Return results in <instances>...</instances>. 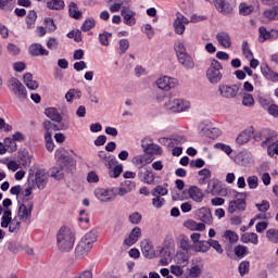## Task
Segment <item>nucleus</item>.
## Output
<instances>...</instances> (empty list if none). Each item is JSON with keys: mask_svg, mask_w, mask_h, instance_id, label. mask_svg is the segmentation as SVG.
I'll use <instances>...</instances> for the list:
<instances>
[{"mask_svg": "<svg viewBox=\"0 0 278 278\" xmlns=\"http://www.w3.org/2000/svg\"><path fill=\"white\" fill-rule=\"evenodd\" d=\"M94 197L102 203H111L114 201V189H96Z\"/></svg>", "mask_w": 278, "mask_h": 278, "instance_id": "obj_13", "label": "nucleus"}, {"mask_svg": "<svg viewBox=\"0 0 278 278\" xmlns=\"http://www.w3.org/2000/svg\"><path fill=\"white\" fill-rule=\"evenodd\" d=\"M128 220L131 225H140V223H142V215L138 212H134L128 216Z\"/></svg>", "mask_w": 278, "mask_h": 278, "instance_id": "obj_56", "label": "nucleus"}, {"mask_svg": "<svg viewBox=\"0 0 278 278\" xmlns=\"http://www.w3.org/2000/svg\"><path fill=\"white\" fill-rule=\"evenodd\" d=\"M156 86L157 88H160V90L168 92V90H172V88H175V86H177V79L164 76L156 80Z\"/></svg>", "mask_w": 278, "mask_h": 278, "instance_id": "obj_14", "label": "nucleus"}, {"mask_svg": "<svg viewBox=\"0 0 278 278\" xmlns=\"http://www.w3.org/2000/svg\"><path fill=\"white\" fill-rule=\"evenodd\" d=\"M121 14L124 18L125 25H129V27H134V25H136V12L131 11L127 7H123Z\"/></svg>", "mask_w": 278, "mask_h": 278, "instance_id": "obj_18", "label": "nucleus"}, {"mask_svg": "<svg viewBox=\"0 0 278 278\" xmlns=\"http://www.w3.org/2000/svg\"><path fill=\"white\" fill-rule=\"evenodd\" d=\"M66 8V4L64 3V0H51L47 2V9L48 10H64Z\"/></svg>", "mask_w": 278, "mask_h": 278, "instance_id": "obj_36", "label": "nucleus"}, {"mask_svg": "<svg viewBox=\"0 0 278 278\" xmlns=\"http://www.w3.org/2000/svg\"><path fill=\"white\" fill-rule=\"evenodd\" d=\"M58 164L67 174L73 175L77 170V161L64 153L60 154Z\"/></svg>", "mask_w": 278, "mask_h": 278, "instance_id": "obj_5", "label": "nucleus"}, {"mask_svg": "<svg viewBox=\"0 0 278 278\" xmlns=\"http://www.w3.org/2000/svg\"><path fill=\"white\" fill-rule=\"evenodd\" d=\"M235 255H237V257H245V255H249V248H247L245 245H237L235 247Z\"/></svg>", "mask_w": 278, "mask_h": 278, "instance_id": "obj_50", "label": "nucleus"}, {"mask_svg": "<svg viewBox=\"0 0 278 278\" xmlns=\"http://www.w3.org/2000/svg\"><path fill=\"white\" fill-rule=\"evenodd\" d=\"M189 199L194 201L195 203L203 202L205 194H203V190L197 186H191L188 189Z\"/></svg>", "mask_w": 278, "mask_h": 278, "instance_id": "obj_20", "label": "nucleus"}, {"mask_svg": "<svg viewBox=\"0 0 278 278\" xmlns=\"http://www.w3.org/2000/svg\"><path fill=\"white\" fill-rule=\"evenodd\" d=\"M9 88L18 99H27V89L17 78L12 77L9 79Z\"/></svg>", "mask_w": 278, "mask_h": 278, "instance_id": "obj_9", "label": "nucleus"}, {"mask_svg": "<svg viewBox=\"0 0 278 278\" xmlns=\"http://www.w3.org/2000/svg\"><path fill=\"white\" fill-rule=\"evenodd\" d=\"M198 216L202 223H205L206 225L212 224V220L214 218L212 217V211L208 207H202L198 212Z\"/></svg>", "mask_w": 278, "mask_h": 278, "instance_id": "obj_23", "label": "nucleus"}, {"mask_svg": "<svg viewBox=\"0 0 278 278\" xmlns=\"http://www.w3.org/2000/svg\"><path fill=\"white\" fill-rule=\"evenodd\" d=\"M241 242H243V244H249V242H251V244H257L260 240H258L257 233L245 232L241 236Z\"/></svg>", "mask_w": 278, "mask_h": 278, "instance_id": "obj_29", "label": "nucleus"}, {"mask_svg": "<svg viewBox=\"0 0 278 278\" xmlns=\"http://www.w3.org/2000/svg\"><path fill=\"white\" fill-rule=\"evenodd\" d=\"M28 53L33 58H40L42 55H49V52L45 47H42L40 43H33L28 48Z\"/></svg>", "mask_w": 278, "mask_h": 278, "instance_id": "obj_21", "label": "nucleus"}, {"mask_svg": "<svg viewBox=\"0 0 278 278\" xmlns=\"http://www.w3.org/2000/svg\"><path fill=\"white\" fill-rule=\"evenodd\" d=\"M7 249L10 251V253H13L14 255L21 253L23 251V245L18 241H9L7 243Z\"/></svg>", "mask_w": 278, "mask_h": 278, "instance_id": "obj_35", "label": "nucleus"}, {"mask_svg": "<svg viewBox=\"0 0 278 278\" xmlns=\"http://www.w3.org/2000/svg\"><path fill=\"white\" fill-rule=\"evenodd\" d=\"M28 187L25 189L24 197H31V190L36 188V181H34V174L29 173L28 174V180H27Z\"/></svg>", "mask_w": 278, "mask_h": 278, "instance_id": "obj_41", "label": "nucleus"}, {"mask_svg": "<svg viewBox=\"0 0 278 278\" xmlns=\"http://www.w3.org/2000/svg\"><path fill=\"white\" fill-rule=\"evenodd\" d=\"M267 154L269 157H275V155H278V140H274L271 143L267 144Z\"/></svg>", "mask_w": 278, "mask_h": 278, "instance_id": "obj_46", "label": "nucleus"}, {"mask_svg": "<svg viewBox=\"0 0 278 278\" xmlns=\"http://www.w3.org/2000/svg\"><path fill=\"white\" fill-rule=\"evenodd\" d=\"M214 149H218L219 151H223L224 153H226V155H230L231 153H233V149H231V146L220 143V142L215 143Z\"/></svg>", "mask_w": 278, "mask_h": 278, "instance_id": "obj_53", "label": "nucleus"}, {"mask_svg": "<svg viewBox=\"0 0 278 278\" xmlns=\"http://www.w3.org/2000/svg\"><path fill=\"white\" fill-rule=\"evenodd\" d=\"M151 194L152 197H166V194H168V189H166L162 185H157L151 190Z\"/></svg>", "mask_w": 278, "mask_h": 278, "instance_id": "obj_44", "label": "nucleus"}, {"mask_svg": "<svg viewBox=\"0 0 278 278\" xmlns=\"http://www.w3.org/2000/svg\"><path fill=\"white\" fill-rule=\"evenodd\" d=\"M258 34H260V38L263 39V42L264 40H271L270 30H267L266 26H261L258 28Z\"/></svg>", "mask_w": 278, "mask_h": 278, "instance_id": "obj_62", "label": "nucleus"}, {"mask_svg": "<svg viewBox=\"0 0 278 278\" xmlns=\"http://www.w3.org/2000/svg\"><path fill=\"white\" fill-rule=\"evenodd\" d=\"M141 252L148 260H153L155 257V248H153V243L149 239H143L141 241Z\"/></svg>", "mask_w": 278, "mask_h": 278, "instance_id": "obj_16", "label": "nucleus"}, {"mask_svg": "<svg viewBox=\"0 0 278 278\" xmlns=\"http://www.w3.org/2000/svg\"><path fill=\"white\" fill-rule=\"evenodd\" d=\"M250 266H251V263H249V261H242L238 267L239 275L241 277H244V275H248Z\"/></svg>", "mask_w": 278, "mask_h": 278, "instance_id": "obj_54", "label": "nucleus"}, {"mask_svg": "<svg viewBox=\"0 0 278 278\" xmlns=\"http://www.w3.org/2000/svg\"><path fill=\"white\" fill-rule=\"evenodd\" d=\"M152 205L156 210H160L164 207V205H166V200L162 197L154 195V198L152 199Z\"/></svg>", "mask_w": 278, "mask_h": 278, "instance_id": "obj_57", "label": "nucleus"}, {"mask_svg": "<svg viewBox=\"0 0 278 278\" xmlns=\"http://www.w3.org/2000/svg\"><path fill=\"white\" fill-rule=\"evenodd\" d=\"M218 92L223 99H236L240 92V85H219Z\"/></svg>", "mask_w": 278, "mask_h": 278, "instance_id": "obj_8", "label": "nucleus"}, {"mask_svg": "<svg viewBox=\"0 0 278 278\" xmlns=\"http://www.w3.org/2000/svg\"><path fill=\"white\" fill-rule=\"evenodd\" d=\"M224 238L228 240V242H230L231 244H236V242H238L239 240L238 233H236V231L233 230H226L224 232Z\"/></svg>", "mask_w": 278, "mask_h": 278, "instance_id": "obj_49", "label": "nucleus"}, {"mask_svg": "<svg viewBox=\"0 0 278 278\" xmlns=\"http://www.w3.org/2000/svg\"><path fill=\"white\" fill-rule=\"evenodd\" d=\"M141 149L146 155H162V153H164L162 147L154 143L151 138H143L141 140Z\"/></svg>", "mask_w": 278, "mask_h": 278, "instance_id": "obj_7", "label": "nucleus"}, {"mask_svg": "<svg viewBox=\"0 0 278 278\" xmlns=\"http://www.w3.org/2000/svg\"><path fill=\"white\" fill-rule=\"evenodd\" d=\"M193 251H195V253H207V251H210V240L198 242L193 245Z\"/></svg>", "mask_w": 278, "mask_h": 278, "instance_id": "obj_33", "label": "nucleus"}, {"mask_svg": "<svg viewBox=\"0 0 278 278\" xmlns=\"http://www.w3.org/2000/svg\"><path fill=\"white\" fill-rule=\"evenodd\" d=\"M266 238L269 242L278 244V229L271 228L266 231Z\"/></svg>", "mask_w": 278, "mask_h": 278, "instance_id": "obj_47", "label": "nucleus"}, {"mask_svg": "<svg viewBox=\"0 0 278 278\" xmlns=\"http://www.w3.org/2000/svg\"><path fill=\"white\" fill-rule=\"evenodd\" d=\"M174 50L176 52L177 59L188 54V52L186 51V46L181 41H177L174 43Z\"/></svg>", "mask_w": 278, "mask_h": 278, "instance_id": "obj_39", "label": "nucleus"}, {"mask_svg": "<svg viewBox=\"0 0 278 278\" xmlns=\"http://www.w3.org/2000/svg\"><path fill=\"white\" fill-rule=\"evenodd\" d=\"M110 38H112V33L104 31L99 35V42L103 47H108L110 45Z\"/></svg>", "mask_w": 278, "mask_h": 278, "instance_id": "obj_55", "label": "nucleus"}, {"mask_svg": "<svg viewBox=\"0 0 278 278\" xmlns=\"http://www.w3.org/2000/svg\"><path fill=\"white\" fill-rule=\"evenodd\" d=\"M177 60L179 64L184 66V68H187L188 71L194 68V59H192V55H190L189 53L179 56Z\"/></svg>", "mask_w": 278, "mask_h": 278, "instance_id": "obj_24", "label": "nucleus"}, {"mask_svg": "<svg viewBox=\"0 0 278 278\" xmlns=\"http://www.w3.org/2000/svg\"><path fill=\"white\" fill-rule=\"evenodd\" d=\"M215 10L223 16H231L233 14V4L229 0H213Z\"/></svg>", "mask_w": 278, "mask_h": 278, "instance_id": "obj_10", "label": "nucleus"}, {"mask_svg": "<svg viewBox=\"0 0 278 278\" xmlns=\"http://www.w3.org/2000/svg\"><path fill=\"white\" fill-rule=\"evenodd\" d=\"M179 247L182 251H186L187 253H190V251H193L194 245L190 243V239L186 236H181L179 240Z\"/></svg>", "mask_w": 278, "mask_h": 278, "instance_id": "obj_32", "label": "nucleus"}, {"mask_svg": "<svg viewBox=\"0 0 278 278\" xmlns=\"http://www.w3.org/2000/svg\"><path fill=\"white\" fill-rule=\"evenodd\" d=\"M142 238V229L136 226L129 233L128 238L124 240L126 247H134Z\"/></svg>", "mask_w": 278, "mask_h": 278, "instance_id": "obj_17", "label": "nucleus"}, {"mask_svg": "<svg viewBox=\"0 0 278 278\" xmlns=\"http://www.w3.org/2000/svg\"><path fill=\"white\" fill-rule=\"evenodd\" d=\"M36 18H38L36 11H29L26 16L27 29H33V27L36 25Z\"/></svg>", "mask_w": 278, "mask_h": 278, "instance_id": "obj_40", "label": "nucleus"}, {"mask_svg": "<svg viewBox=\"0 0 278 278\" xmlns=\"http://www.w3.org/2000/svg\"><path fill=\"white\" fill-rule=\"evenodd\" d=\"M242 105H244V108H253V105H255V99L253 98V94L244 92L242 98Z\"/></svg>", "mask_w": 278, "mask_h": 278, "instance_id": "obj_43", "label": "nucleus"}, {"mask_svg": "<svg viewBox=\"0 0 278 278\" xmlns=\"http://www.w3.org/2000/svg\"><path fill=\"white\" fill-rule=\"evenodd\" d=\"M96 242H97V232L94 230H90L81 238V240L76 245V249H75L76 260H84V257H86V255L90 253Z\"/></svg>", "mask_w": 278, "mask_h": 278, "instance_id": "obj_2", "label": "nucleus"}, {"mask_svg": "<svg viewBox=\"0 0 278 278\" xmlns=\"http://www.w3.org/2000/svg\"><path fill=\"white\" fill-rule=\"evenodd\" d=\"M204 136H206V138H211L212 140H216V138H218V136H220V129L213 127V128H203L202 129Z\"/></svg>", "mask_w": 278, "mask_h": 278, "instance_id": "obj_37", "label": "nucleus"}, {"mask_svg": "<svg viewBox=\"0 0 278 278\" xmlns=\"http://www.w3.org/2000/svg\"><path fill=\"white\" fill-rule=\"evenodd\" d=\"M21 223H23V220L18 217L11 219V224L9 225L10 233H18V231H21Z\"/></svg>", "mask_w": 278, "mask_h": 278, "instance_id": "obj_38", "label": "nucleus"}, {"mask_svg": "<svg viewBox=\"0 0 278 278\" xmlns=\"http://www.w3.org/2000/svg\"><path fill=\"white\" fill-rule=\"evenodd\" d=\"M255 207L258 210V212L265 214V212L270 210V202H268V200H262L261 203L255 204Z\"/></svg>", "mask_w": 278, "mask_h": 278, "instance_id": "obj_60", "label": "nucleus"}, {"mask_svg": "<svg viewBox=\"0 0 278 278\" xmlns=\"http://www.w3.org/2000/svg\"><path fill=\"white\" fill-rule=\"evenodd\" d=\"M155 173L151 168H143L138 172V179L148 186H153V184H155Z\"/></svg>", "mask_w": 278, "mask_h": 278, "instance_id": "obj_12", "label": "nucleus"}, {"mask_svg": "<svg viewBox=\"0 0 278 278\" xmlns=\"http://www.w3.org/2000/svg\"><path fill=\"white\" fill-rule=\"evenodd\" d=\"M160 255L162 257L161 262L164 266H168V262H170V248L165 245L160 250Z\"/></svg>", "mask_w": 278, "mask_h": 278, "instance_id": "obj_30", "label": "nucleus"}, {"mask_svg": "<svg viewBox=\"0 0 278 278\" xmlns=\"http://www.w3.org/2000/svg\"><path fill=\"white\" fill-rule=\"evenodd\" d=\"M174 29H175V34H178V36H181L184 34V31H186V25L181 24V22H179V20H175L174 21Z\"/></svg>", "mask_w": 278, "mask_h": 278, "instance_id": "obj_61", "label": "nucleus"}, {"mask_svg": "<svg viewBox=\"0 0 278 278\" xmlns=\"http://www.w3.org/2000/svg\"><path fill=\"white\" fill-rule=\"evenodd\" d=\"M45 114L48 118H51L54 123H62V115L55 108H47Z\"/></svg>", "mask_w": 278, "mask_h": 278, "instance_id": "obj_27", "label": "nucleus"}, {"mask_svg": "<svg viewBox=\"0 0 278 278\" xmlns=\"http://www.w3.org/2000/svg\"><path fill=\"white\" fill-rule=\"evenodd\" d=\"M96 26H97V22L94 21V18L89 17V18L85 20L80 29H81V31H90V29H93V27H96Z\"/></svg>", "mask_w": 278, "mask_h": 278, "instance_id": "obj_45", "label": "nucleus"}, {"mask_svg": "<svg viewBox=\"0 0 278 278\" xmlns=\"http://www.w3.org/2000/svg\"><path fill=\"white\" fill-rule=\"evenodd\" d=\"M68 14L72 18H75V21H79L83 16L81 11H79V8L75 2L70 3Z\"/></svg>", "mask_w": 278, "mask_h": 278, "instance_id": "obj_31", "label": "nucleus"}, {"mask_svg": "<svg viewBox=\"0 0 278 278\" xmlns=\"http://www.w3.org/2000/svg\"><path fill=\"white\" fill-rule=\"evenodd\" d=\"M255 10V8H253V5H247L244 3L240 4V9H239V13L242 16H249V14H252V12Z\"/></svg>", "mask_w": 278, "mask_h": 278, "instance_id": "obj_59", "label": "nucleus"}, {"mask_svg": "<svg viewBox=\"0 0 278 278\" xmlns=\"http://www.w3.org/2000/svg\"><path fill=\"white\" fill-rule=\"evenodd\" d=\"M56 247L61 253H71L75 247V232L68 227H61L56 233Z\"/></svg>", "mask_w": 278, "mask_h": 278, "instance_id": "obj_1", "label": "nucleus"}, {"mask_svg": "<svg viewBox=\"0 0 278 278\" xmlns=\"http://www.w3.org/2000/svg\"><path fill=\"white\" fill-rule=\"evenodd\" d=\"M236 210L239 212H244L247 210V200L236 199L229 202L228 212L229 214H236Z\"/></svg>", "mask_w": 278, "mask_h": 278, "instance_id": "obj_19", "label": "nucleus"}, {"mask_svg": "<svg viewBox=\"0 0 278 278\" xmlns=\"http://www.w3.org/2000/svg\"><path fill=\"white\" fill-rule=\"evenodd\" d=\"M185 142H186V137L185 136H177V137H174V138L169 139L168 147L170 149H173L175 147H179L180 144H185Z\"/></svg>", "mask_w": 278, "mask_h": 278, "instance_id": "obj_48", "label": "nucleus"}, {"mask_svg": "<svg viewBox=\"0 0 278 278\" xmlns=\"http://www.w3.org/2000/svg\"><path fill=\"white\" fill-rule=\"evenodd\" d=\"M220 71H223V63L216 59H211L210 66L206 70V79L208 84L216 86V84L223 81V74Z\"/></svg>", "mask_w": 278, "mask_h": 278, "instance_id": "obj_3", "label": "nucleus"}, {"mask_svg": "<svg viewBox=\"0 0 278 278\" xmlns=\"http://www.w3.org/2000/svg\"><path fill=\"white\" fill-rule=\"evenodd\" d=\"M252 136H253V127L241 131L237 137L236 142L239 143L240 146L247 144V142L251 140Z\"/></svg>", "mask_w": 278, "mask_h": 278, "instance_id": "obj_26", "label": "nucleus"}, {"mask_svg": "<svg viewBox=\"0 0 278 278\" xmlns=\"http://www.w3.org/2000/svg\"><path fill=\"white\" fill-rule=\"evenodd\" d=\"M261 73L268 79L269 81H278V73L273 71L268 64L263 63L261 65Z\"/></svg>", "mask_w": 278, "mask_h": 278, "instance_id": "obj_22", "label": "nucleus"}, {"mask_svg": "<svg viewBox=\"0 0 278 278\" xmlns=\"http://www.w3.org/2000/svg\"><path fill=\"white\" fill-rule=\"evenodd\" d=\"M132 164L139 168V170H143L144 168V154L137 155L132 159Z\"/></svg>", "mask_w": 278, "mask_h": 278, "instance_id": "obj_52", "label": "nucleus"}, {"mask_svg": "<svg viewBox=\"0 0 278 278\" xmlns=\"http://www.w3.org/2000/svg\"><path fill=\"white\" fill-rule=\"evenodd\" d=\"M35 186L39 190H45L47 188V184L49 181V177L47 176V173L45 169H37L34 176Z\"/></svg>", "mask_w": 278, "mask_h": 278, "instance_id": "obj_15", "label": "nucleus"}, {"mask_svg": "<svg viewBox=\"0 0 278 278\" xmlns=\"http://www.w3.org/2000/svg\"><path fill=\"white\" fill-rule=\"evenodd\" d=\"M198 175L199 177H201L199 179L200 186H205V184H207L212 179V170H210L208 168H203L199 170Z\"/></svg>", "mask_w": 278, "mask_h": 278, "instance_id": "obj_28", "label": "nucleus"}, {"mask_svg": "<svg viewBox=\"0 0 278 278\" xmlns=\"http://www.w3.org/2000/svg\"><path fill=\"white\" fill-rule=\"evenodd\" d=\"M50 173L51 177H53V179H56L58 181H62V179H64V170L62 169V166L59 163L56 166L50 169Z\"/></svg>", "mask_w": 278, "mask_h": 278, "instance_id": "obj_34", "label": "nucleus"}, {"mask_svg": "<svg viewBox=\"0 0 278 278\" xmlns=\"http://www.w3.org/2000/svg\"><path fill=\"white\" fill-rule=\"evenodd\" d=\"M260 179L257 178V176H249L248 177V186L250 188V190H255V188H257V186H260Z\"/></svg>", "mask_w": 278, "mask_h": 278, "instance_id": "obj_63", "label": "nucleus"}, {"mask_svg": "<svg viewBox=\"0 0 278 278\" xmlns=\"http://www.w3.org/2000/svg\"><path fill=\"white\" fill-rule=\"evenodd\" d=\"M4 147L10 149L11 153L16 152L17 150L16 141H14V139L10 137L4 138Z\"/></svg>", "mask_w": 278, "mask_h": 278, "instance_id": "obj_58", "label": "nucleus"}, {"mask_svg": "<svg viewBox=\"0 0 278 278\" xmlns=\"http://www.w3.org/2000/svg\"><path fill=\"white\" fill-rule=\"evenodd\" d=\"M123 174V165H115L113 167V169L111 168V170L109 172V176L112 177L113 179H117V177H121V175Z\"/></svg>", "mask_w": 278, "mask_h": 278, "instance_id": "obj_51", "label": "nucleus"}, {"mask_svg": "<svg viewBox=\"0 0 278 278\" xmlns=\"http://www.w3.org/2000/svg\"><path fill=\"white\" fill-rule=\"evenodd\" d=\"M263 15L269 21H278V7L264 11Z\"/></svg>", "mask_w": 278, "mask_h": 278, "instance_id": "obj_42", "label": "nucleus"}, {"mask_svg": "<svg viewBox=\"0 0 278 278\" xmlns=\"http://www.w3.org/2000/svg\"><path fill=\"white\" fill-rule=\"evenodd\" d=\"M216 40L225 49H230L231 48V37L229 36V34H227L225 31L218 33L216 35Z\"/></svg>", "mask_w": 278, "mask_h": 278, "instance_id": "obj_25", "label": "nucleus"}, {"mask_svg": "<svg viewBox=\"0 0 278 278\" xmlns=\"http://www.w3.org/2000/svg\"><path fill=\"white\" fill-rule=\"evenodd\" d=\"M201 273H203L201 267L199 265H195V266L190 268L189 277H191V278H199V277H201Z\"/></svg>", "mask_w": 278, "mask_h": 278, "instance_id": "obj_64", "label": "nucleus"}, {"mask_svg": "<svg viewBox=\"0 0 278 278\" xmlns=\"http://www.w3.org/2000/svg\"><path fill=\"white\" fill-rule=\"evenodd\" d=\"M34 211V202H28L27 205L20 204L18 206V219L22 220V223H26V225H29L31 223V212Z\"/></svg>", "mask_w": 278, "mask_h": 278, "instance_id": "obj_11", "label": "nucleus"}, {"mask_svg": "<svg viewBox=\"0 0 278 278\" xmlns=\"http://www.w3.org/2000/svg\"><path fill=\"white\" fill-rule=\"evenodd\" d=\"M164 108L174 113L186 112V110L190 109V102L182 99H172L164 103Z\"/></svg>", "mask_w": 278, "mask_h": 278, "instance_id": "obj_6", "label": "nucleus"}, {"mask_svg": "<svg viewBox=\"0 0 278 278\" xmlns=\"http://www.w3.org/2000/svg\"><path fill=\"white\" fill-rule=\"evenodd\" d=\"M276 139H277V131L270 128H264L254 135V140L256 142L262 141L261 147L263 149H266V146L270 144L271 142H275Z\"/></svg>", "mask_w": 278, "mask_h": 278, "instance_id": "obj_4", "label": "nucleus"}]
</instances>
